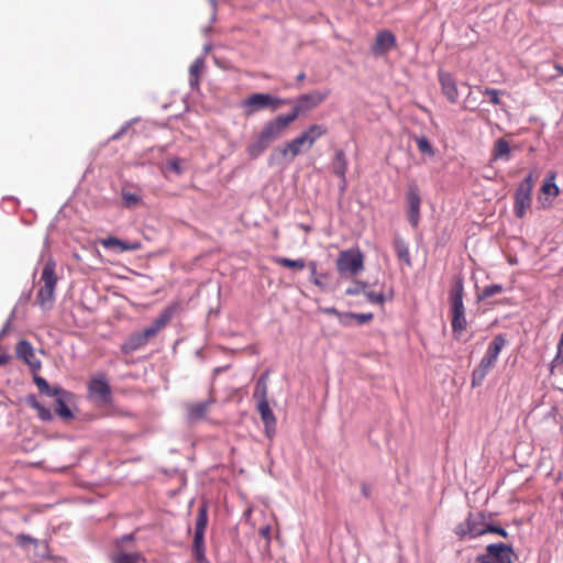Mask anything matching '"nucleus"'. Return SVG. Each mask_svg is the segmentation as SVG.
<instances>
[{"mask_svg": "<svg viewBox=\"0 0 563 563\" xmlns=\"http://www.w3.org/2000/svg\"><path fill=\"white\" fill-rule=\"evenodd\" d=\"M172 319V310H164L154 322L145 328L141 332L132 333L128 336L124 343L121 345V352L123 354H131L134 351L145 346L150 340L155 338L161 330H163Z\"/></svg>", "mask_w": 563, "mask_h": 563, "instance_id": "f257e3e1", "label": "nucleus"}, {"mask_svg": "<svg viewBox=\"0 0 563 563\" xmlns=\"http://www.w3.org/2000/svg\"><path fill=\"white\" fill-rule=\"evenodd\" d=\"M464 287L461 279L456 280L450 290V312H451V325L453 335L456 340H460L462 334L467 329V321L465 317V307L463 302Z\"/></svg>", "mask_w": 563, "mask_h": 563, "instance_id": "f03ea898", "label": "nucleus"}, {"mask_svg": "<svg viewBox=\"0 0 563 563\" xmlns=\"http://www.w3.org/2000/svg\"><path fill=\"white\" fill-rule=\"evenodd\" d=\"M507 339L504 334H497L489 343L485 355L478 366L472 373V386H481L488 373L496 365L499 353L506 346Z\"/></svg>", "mask_w": 563, "mask_h": 563, "instance_id": "7ed1b4c3", "label": "nucleus"}, {"mask_svg": "<svg viewBox=\"0 0 563 563\" xmlns=\"http://www.w3.org/2000/svg\"><path fill=\"white\" fill-rule=\"evenodd\" d=\"M56 262L49 258L42 271L41 283L43 284L36 295V303L43 310H49L55 302V289L57 285V276L55 273Z\"/></svg>", "mask_w": 563, "mask_h": 563, "instance_id": "20e7f679", "label": "nucleus"}, {"mask_svg": "<svg viewBox=\"0 0 563 563\" xmlns=\"http://www.w3.org/2000/svg\"><path fill=\"white\" fill-rule=\"evenodd\" d=\"M335 268L342 278L354 277L364 269V254L357 247L343 250L338 254Z\"/></svg>", "mask_w": 563, "mask_h": 563, "instance_id": "39448f33", "label": "nucleus"}, {"mask_svg": "<svg viewBox=\"0 0 563 563\" xmlns=\"http://www.w3.org/2000/svg\"><path fill=\"white\" fill-rule=\"evenodd\" d=\"M486 517L483 512H470L463 522L454 528V533L463 541L465 539H475L485 534Z\"/></svg>", "mask_w": 563, "mask_h": 563, "instance_id": "423d86ee", "label": "nucleus"}, {"mask_svg": "<svg viewBox=\"0 0 563 563\" xmlns=\"http://www.w3.org/2000/svg\"><path fill=\"white\" fill-rule=\"evenodd\" d=\"M330 95L329 90H313L308 93L300 95L296 100L294 108L287 113V117L295 122L300 115L313 110L321 104Z\"/></svg>", "mask_w": 563, "mask_h": 563, "instance_id": "0eeeda50", "label": "nucleus"}, {"mask_svg": "<svg viewBox=\"0 0 563 563\" xmlns=\"http://www.w3.org/2000/svg\"><path fill=\"white\" fill-rule=\"evenodd\" d=\"M88 399L97 404H110L112 399L111 386L104 373L92 376L87 385Z\"/></svg>", "mask_w": 563, "mask_h": 563, "instance_id": "6e6552de", "label": "nucleus"}, {"mask_svg": "<svg viewBox=\"0 0 563 563\" xmlns=\"http://www.w3.org/2000/svg\"><path fill=\"white\" fill-rule=\"evenodd\" d=\"M533 184L532 174H529L516 189L514 211L518 218H523L531 206Z\"/></svg>", "mask_w": 563, "mask_h": 563, "instance_id": "1a4fd4ad", "label": "nucleus"}, {"mask_svg": "<svg viewBox=\"0 0 563 563\" xmlns=\"http://www.w3.org/2000/svg\"><path fill=\"white\" fill-rule=\"evenodd\" d=\"M514 550L510 545L493 543L486 547V553L476 558L475 563H512Z\"/></svg>", "mask_w": 563, "mask_h": 563, "instance_id": "9d476101", "label": "nucleus"}, {"mask_svg": "<svg viewBox=\"0 0 563 563\" xmlns=\"http://www.w3.org/2000/svg\"><path fill=\"white\" fill-rule=\"evenodd\" d=\"M289 103L288 100L280 99L269 93H253L244 101V108L247 114H252L260 109L271 108L277 110L282 104Z\"/></svg>", "mask_w": 563, "mask_h": 563, "instance_id": "9b49d317", "label": "nucleus"}, {"mask_svg": "<svg viewBox=\"0 0 563 563\" xmlns=\"http://www.w3.org/2000/svg\"><path fill=\"white\" fill-rule=\"evenodd\" d=\"M291 123L292 122L287 114H279L273 120L267 121L263 125L258 135L269 145L274 141L278 140Z\"/></svg>", "mask_w": 563, "mask_h": 563, "instance_id": "f8f14e48", "label": "nucleus"}, {"mask_svg": "<svg viewBox=\"0 0 563 563\" xmlns=\"http://www.w3.org/2000/svg\"><path fill=\"white\" fill-rule=\"evenodd\" d=\"M53 394L55 399L54 410L58 417L69 420L74 417L70 406L74 404L75 395L60 387H54Z\"/></svg>", "mask_w": 563, "mask_h": 563, "instance_id": "ddd939ff", "label": "nucleus"}, {"mask_svg": "<svg viewBox=\"0 0 563 563\" xmlns=\"http://www.w3.org/2000/svg\"><path fill=\"white\" fill-rule=\"evenodd\" d=\"M406 200L408 205V221L412 228H417L420 221V205L421 198L417 185L411 184L408 186Z\"/></svg>", "mask_w": 563, "mask_h": 563, "instance_id": "4468645a", "label": "nucleus"}, {"mask_svg": "<svg viewBox=\"0 0 563 563\" xmlns=\"http://www.w3.org/2000/svg\"><path fill=\"white\" fill-rule=\"evenodd\" d=\"M15 355L19 360L23 361L31 369L33 374L37 373L42 363L36 357L34 347L26 340H20L15 346Z\"/></svg>", "mask_w": 563, "mask_h": 563, "instance_id": "2eb2a0df", "label": "nucleus"}, {"mask_svg": "<svg viewBox=\"0 0 563 563\" xmlns=\"http://www.w3.org/2000/svg\"><path fill=\"white\" fill-rule=\"evenodd\" d=\"M110 563H145L146 559L141 552H126L120 545V541H114L113 549L109 553Z\"/></svg>", "mask_w": 563, "mask_h": 563, "instance_id": "dca6fc26", "label": "nucleus"}, {"mask_svg": "<svg viewBox=\"0 0 563 563\" xmlns=\"http://www.w3.org/2000/svg\"><path fill=\"white\" fill-rule=\"evenodd\" d=\"M396 47V37L395 35L388 31L383 30L377 32L375 42L372 45V54L374 56H383L387 54L390 49Z\"/></svg>", "mask_w": 563, "mask_h": 563, "instance_id": "f3484780", "label": "nucleus"}, {"mask_svg": "<svg viewBox=\"0 0 563 563\" xmlns=\"http://www.w3.org/2000/svg\"><path fill=\"white\" fill-rule=\"evenodd\" d=\"M439 81L441 85L442 93L449 102L456 103L459 100V90L456 80L453 76L445 71H439Z\"/></svg>", "mask_w": 563, "mask_h": 563, "instance_id": "a211bd4d", "label": "nucleus"}, {"mask_svg": "<svg viewBox=\"0 0 563 563\" xmlns=\"http://www.w3.org/2000/svg\"><path fill=\"white\" fill-rule=\"evenodd\" d=\"M256 408L264 423L265 434L272 439L276 433V417L268 402L257 404Z\"/></svg>", "mask_w": 563, "mask_h": 563, "instance_id": "6ab92c4d", "label": "nucleus"}, {"mask_svg": "<svg viewBox=\"0 0 563 563\" xmlns=\"http://www.w3.org/2000/svg\"><path fill=\"white\" fill-rule=\"evenodd\" d=\"M346 170L347 162L343 150L335 152L334 161L332 163V172L341 179V189L344 190L346 187Z\"/></svg>", "mask_w": 563, "mask_h": 563, "instance_id": "aec40b11", "label": "nucleus"}, {"mask_svg": "<svg viewBox=\"0 0 563 563\" xmlns=\"http://www.w3.org/2000/svg\"><path fill=\"white\" fill-rule=\"evenodd\" d=\"M328 133V129L324 124H311L299 135L301 136L307 148H311L316 141Z\"/></svg>", "mask_w": 563, "mask_h": 563, "instance_id": "412c9836", "label": "nucleus"}, {"mask_svg": "<svg viewBox=\"0 0 563 563\" xmlns=\"http://www.w3.org/2000/svg\"><path fill=\"white\" fill-rule=\"evenodd\" d=\"M214 402L213 398H209L201 402L189 404L187 406L188 417L191 421L205 419L211 405Z\"/></svg>", "mask_w": 563, "mask_h": 563, "instance_id": "4be33fe9", "label": "nucleus"}, {"mask_svg": "<svg viewBox=\"0 0 563 563\" xmlns=\"http://www.w3.org/2000/svg\"><path fill=\"white\" fill-rule=\"evenodd\" d=\"M511 156L510 143L505 137H499L494 142L492 148V161H509Z\"/></svg>", "mask_w": 563, "mask_h": 563, "instance_id": "5701e85b", "label": "nucleus"}, {"mask_svg": "<svg viewBox=\"0 0 563 563\" xmlns=\"http://www.w3.org/2000/svg\"><path fill=\"white\" fill-rule=\"evenodd\" d=\"M267 382H268V372L266 371L265 373H263L258 377V379L256 382V385H255V388H254L253 398L255 399L256 405L257 404L268 402V399H267V393H268Z\"/></svg>", "mask_w": 563, "mask_h": 563, "instance_id": "b1692460", "label": "nucleus"}, {"mask_svg": "<svg viewBox=\"0 0 563 563\" xmlns=\"http://www.w3.org/2000/svg\"><path fill=\"white\" fill-rule=\"evenodd\" d=\"M303 146L307 147V144H305L301 136L298 135L288 142L284 147L278 148V151L284 157L289 155L290 159H294L301 153Z\"/></svg>", "mask_w": 563, "mask_h": 563, "instance_id": "393cba45", "label": "nucleus"}, {"mask_svg": "<svg viewBox=\"0 0 563 563\" xmlns=\"http://www.w3.org/2000/svg\"><path fill=\"white\" fill-rule=\"evenodd\" d=\"M208 523V511L205 505L200 506L196 517L195 536L197 539H205V531Z\"/></svg>", "mask_w": 563, "mask_h": 563, "instance_id": "a878e982", "label": "nucleus"}, {"mask_svg": "<svg viewBox=\"0 0 563 563\" xmlns=\"http://www.w3.org/2000/svg\"><path fill=\"white\" fill-rule=\"evenodd\" d=\"M317 266V262L314 261H310L307 265L310 271V282L321 290H324L327 287L324 280L328 278V274L318 273Z\"/></svg>", "mask_w": 563, "mask_h": 563, "instance_id": "bb28decb", "label": "nucleus"}, {"mask_svg": "<svg viewBox=\"0 0 563 563\" xmlns=\"http://www.w3.org/2000/svg\"><path fill=\"white\" fill-rule=\"evenodd\" d=\"M394 250L399 261L404 262L407 266H411V257L409 249L404 240L396 239L393 243Z\"/></svg>", "mask_w": 563, "mask_h": 563, "instance_id": "cd10ccee", "label": "nucleus"}, {"mask_svg": "<svg viewBox=\"0 0 563 563\" xmlns=\"http://www.w3.org/2000/svg\"><path fill=\"white\" fill-rule=\"evenodd\" d=\"M27 404L34 409L36 410L37 412V416L43 420V421H48L52 419V413H51V410L45 408L43 405H41L36 397L35 396H30L27 397Z\"/></svg>", "mask_w": 563, "mask_h": 563, "instance_id": "c85d7f7f", "label": "nucleus"}, {"mask_svg": "<svg viewBox=\"0 0 563 563\" xmlns=\"http://www.w3.org/2000/svg\"><path fill=\"white\" fill-rule=\"evenodd\" d=\"M554 180H555V173H550L547 176V178L544 179V183L541 188V190L544 195L551 196L553 198L559 196V194H560V189L555 185Z\"/></svg>", "mask_w": 563, "mask_h": 563, "instance_id": "c756f323", "label": "nucleus"}, {"mask_svg": "<svg viewBox=\"0 0 563 563\" xmlns=\"http://www.w3.org/2000/svg\"><path fill=\"white\" fill-rule=\"evenodd\" d=\"M203 68V60L196 59L189 67V84L191 87H197L199 84V76Z\"/></svg>", "mask_w": 563, "mask_h": 563, "instance_id": "7c9ffc66", "label": "nucleus"}, {"mask_svg": "<svg viewBox=\"0 0 563 563\" xmlns=\"http://www.w3.org/2000/svg\"><path fill=\"white\" fill-rule=\"evenodd\" d=\"M275 263L286 268H296L299 271L303 269L308 265L303 258L290 260L287 257H276Z\"/></svg>", "mask_w": 563, "mask_h": 563, "instance_id": "2f4dec72", "label": "nucleus"}, {"mask_svg": "<svg viewBox=\"0 0 563 563\" xmlns=\"http://www.w3.org/2000/svg\"><path fill=\"white\" fill-rule=\"evenodd\" d=\"M269 145L262 140V137L260 135H257V139L256 141L251 144L249 147H247V153L250 155V157L252 158H256L258 157L262 153H264V151L268 147Z\"/></svg>", "mask_w": 563, "mask_h": 563, "instance_id": "473e14b6", "label": "nucleus"}, {"mask_svg": "<svg viewBox=\"0 0 563 563\" xmlns=\"http://www.w3.org/2000/svg\"><path fill=\"white\" fill-rule=\"evenodd\" d=\"M269 145L262 140V137L260 135H257V139L256 141L251 144L249 147H247V153L250 155V157L252 158H256L258 157L262 153H264V151L268 147Z\"/></svg>", "mask_w": 563, "mask_h": 563, "instance_id": "72a5a7b5", "label": "nucleus"}, {"mask_svg": "<svg viewBox=\"0 0 563 563\" xmlns=\"http://www.w3.org/2000/svg\"><path fill=\"white\" fill-rule=\"evenodd\" d=\"M415 140L420 153L430 157L434 156V148L426 136H417Z\"/></svg>", "mask_w": 563, "mask_h": 563, "instance_id": "f704fd0d", "label": "nucleus"}, {"mask_svg": "<svg viewBox=\"0 0 563 563\" xmlns=\"http://www.w3.org/2000/svg\"><path fill=\"white\" fill-rule=\"evenodd\" d=\"M503 291H504V287L499 284L488 285L483 288L482 292L477 296V298H478V300H484L486 298L501 294Z\"/></svg>", "mask_w": 563, "mask_h": 563, "instance_id": "c9c22d12", "label": "nucleus"}, {"mask_svg": "<svg viewBox=\"0 0 563 563\" xmlns=\"http://www.w3.org/2000/svg\"><path fill=\"white\" fill-rule=\"evenodd\" d=\"M192 553L197 562L202 563L206 560L203 539L194 538Z\"/></svg>", "mask_w": 563, "mask_h": 563, "instance_id": "e433bc0d", "label": "nucleus"}, {"mask_svg": "<svg viewBox=\"0 0 563 563\" xmlns=\"http://www.w3.org/2000/svg\"><path fill=\"white\" fill-rule=\"evenodd\" d=\"M34 383L41 394H44L47 396H54V394H53L54 387H51L49 384L47 383V380L45 378L36 375V373L34 374Z\"/></svg>", "mask_w": 563, "mask_h": 563, "instance_id": "4c0bfd02", "label": "nucleus"}, {"mask_svg": "<svg viewBox=\"0 0 563 563\" xmlns=\"http://www.w3.org/2000/svg\"><path fill=\"white\" fill-rule=\"evenodd\" d=\"M122 201L126 208H134L140 203L141 197L137 194L123 190Z\"/></svg>", "mask_w": 563, "mask_h": 563, "instance_id": "58836bf2", "label": "nucleus"}, {"mask_svg": "<svg viewBox=\"0 0 563 563\" xmlns=\"http://www.w3.org/2000/svg\"><path fill=\"white\" fill-rule=\"evenodd\" d=\"M365 296L367 300L374 305L382 306L386 301V297L383 292L365 291Z\"/></svg>", "mask_w": 563, "mask_h": 563, "instance_id": "ea45409f", "label": "nucleus"}, {"mask_svg": "<svg viewBox=\"0 0 563 563\" xmlns=\"http://www.w3.org/2000/svg\"><path fill=\"white\" fill-rule=\"evenodd\" d=\"M366 286H367V284L365 282L357 280L354 283V285L352 287L346 288L345 295L355 296L361 292L365 294Z\"/></svg>", "mask_w": 563, "mask_h": 563, "instance_id": "a19ab883", "label": "nucleus"}, {"mask_svg": "<svg viewBox=\"0 0 563 563\" xmlns=\"http://www.w3.org/2000/svg\"><path fill=\"white\" fill-rule=\"evenodd\" d=\"M483 93L489 98V101L493 104L498 106L501 103V101L499 99V95L501 93V91L494 89V88H485Z\"/></svg>", "mask_w": 563, "mask_h": 563, "instance_id": "79ce46f5", "label": "nucleus"}, {"mask_svg": "<svg viewBox=\"0 0 563 563\" xmlns=\"http://www.w3.org/2000/svg\"><path fill=\"white\" fill-rule=\"evenodd\" d=\"M141 247H142V244L139 241L126 242V241L121 240V244H119L120 252L137 251V250H141Z\"/></svg>", "mask_w": 563, "mask_h": 563, "instance_id": "37998d69", "label": "nucleus"}, {"mask_svg": "<svg viewBox=\"0 0 563 563\" xmlns=\"http://www.w3.org/2000/svg\"><path fill=\"white\" fill-rule=\"evenodd\" d=\"M349 316L351 317V319H354L360 324L367 323V322L372 321V319H373V313L349 312Z\"/></svg>", "mask_w": 563, "mask_h": 563, "instance_id": "c03bdc74", "label": "nucleus"}, {"mask_svg": "<svg viewBox=\"0 0 563 563\" xmlns=\"http://www.w3.org/2000/svg\"><path fill=\"white\" fill-rule=\"evenodd\" d=\"M100 244L104 249H114L119 247V244H121V240L115 236H108L107 239L101 240Z\"/></svg>", "mask_w": 563, "mask_h": 563, "instance_id": "a18cd8bd", "label": "nucleus"}, {"mask_svg": "<svg viewBox=\"0 0 563 563\" xmlns=\"http://www.w3.org/2000/svg\"><path fill=\"white\" fill-rule=\"evenodd\" d=\"M486 533H497V534H499L503 538H507L508 537V533H507V531L504 528L492 526V525H489L487 522H486L485 534Z\"/></svg>", "mask_w": 563, "mask_h": 563, "instance_id": "49530a36", "label": "nucleus"}, {"mask_svg": "<svg viewBox=\"0 0 563 563\" xmlns=\"http://www.w3.org/2000/svg\"><path fill=\"white\" fill-rule=\"evenodd\" d=\"M16 541H18V543H19L20 545H22V547H24V545H26V544H34V545H36V544H37V540H36V539L32 538V537H31V536H29V534H23V533H22V534H19V536L16 537Z\"/></svg>", "mask_w": 563, "mask_h": 563, "instance_id": "de8ad7c7", "label": "nucleus"}, {"mask_svg": "<svg viewBox=\"0 0 563 563\" xmlns=\"http://www.w3.org/2000/svg\"><path fill=\"white\" fill-rule=\"evenodd\" d=\"M180 163L181 161L179 158H173L167 162V167L176 174H181L183 169Z\"/></svg>", "mask_w": 563, "mask_h": 563, "instance_id": "09e8293b", "label": "nucleus"}, {"mask_svg": "<svg viewBox=\"0 0 563 563\" xmlns=\"http://www.w3.org/2000/svg\"><path fill=\"white\" fill-rule=\"evenodd\" d=\"M12 360V355L9 354L3 347L0 346V366L7 365Z\"/></svg>", "mask_w": 563, "mask_h": 563, "instance_id": "8fccbe9b", "label": "nucleus"}, {"mask_svg": "<svg viewBox=\"0 0 563 563\" xmlns=\"http://www.w3.org/2000/svg\"><path fill=\"white\" fill-rule=\"evenodd\" d=\"M372 485L366 483V482H363L361 484V493H362V496L366 499H369L372 497Z\"/></svg>", "mask_w": 563, "mask_h": 563, "instance_id": "3c124183", "label": "nucleus"}, {"mask_svg": "<svg viewBox=\"0 0 563 563\" xmlns=\"http://www.w3.org/2000/svg\"><path fill=\"white\" fill-rule=\"evenodd\" d=\"M338 319H339L340 323L343 324V325H350L351 321L353 320L349 316V312L347 313H341V316Z\"/></svg>", "mask_w": 563, "mask_h": 563, "instance_id": "603ef678", "label": "nucleus"}, {"mask_svg": "<svg viewBox=\"0 0 563 563\" xmlns=\"http://www.w3.org/2000/svg\"><path fill=\"white\" fill-rule=\"evenodd\" d=\"M115 541H120V545L123 547L124 542L134 541V534H132V533L125 534L122 538L117 539Z\"/></svg>", "mask_w": 563, "mask_h": 563, "instance_id": "864d4df0", "label": "nucleus"}, {"mask_svg": "<svg viewBox=\"0 0 563 563\" xmlns=\"http://www.w3.org/2000/svg\"><path fill=\"white\" fill-rule=\"evenodd\" d=\"M323 312L327 313V314H332V316H335V317H340L342 312H340L338 309L335 308H325L323 309Z\"/></svg>", "mask_w": 563, "mask_h": 563, "instance_id": "5fc2aeb1", "label": "nucleus"}, {"mask_svg": "<svg viewBox=\"0 0 563 563\" xmlns=\"http://www.w3.org/2000/svg\"><path fill=\"white\" fill-rule=\"evenodd\" d=\"M260 533L266 538V539H269L271 537V527L269 526H266V527H263L260 529Z\"/></svg>", "mask_w": 563, "mask_h": 563, "instance_id": "6e6d98bb", "label": "nucleus"}, {"mask_svg": "<svg viewBox=\"0 0 563 563\" xmlns=\"http://www.w3.org/2000/svg\"><path fill=\"white\" fill-rule=\"evenodd\" d=\"M306 75L305 73H300L298 76H297V80L298 81H302L305 79Z\"/></svg>", "mask_w": 563, "mask_h": 563, "instance_id": "4d7b16f0", "label": "nucleus"}, {"mask_svg": "<svg viewBox=\"0 0 563 563\" xmlns=\"http://www.w3.org/2000/svg\"><path fill=\"white\" fill-rule=\"evenodd\" d=\"M555 68L561 73L563 74V66H560V65H556Z\"/></svg>", "mask_w": 563, "mask_h": 563, "instance_id": "13d9d810", "label": "nucleus"}]
</instances>
